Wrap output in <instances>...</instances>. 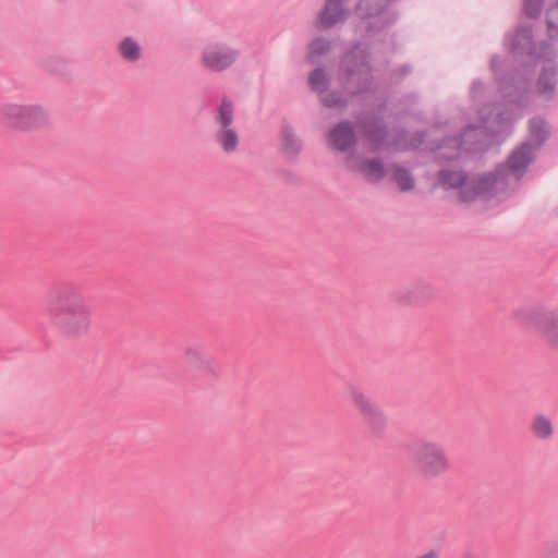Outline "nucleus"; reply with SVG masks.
<instances>
[{
    "instance_id": "nucleus-1",
    "label": "nucleus",
    "mask_w": 558,
    "mask_h": 558,
    "mask_svg": "<svg viewBox=\"0 0 558 558\" xmlns=\"http://www.w3.org/2000/svg\"><path fill=\"white\" fill-rule=\"evenodd\" d=\"M532 147L524 144L513 151L507 166L494 174L465 178L461 172L442 171L439 181L446 189H456L462 202H472L478 197L490 198L505 190L508 177H521L523 169L532 161Z\"/></svg>"
},
{
    "instance_id": "nucleus-2",
    "label": "nucleus",
    "mask_w": 558,
    "mask_h": 558,
    "mask_svg": "<svg viewBox=\"0 0 558 558\" xmlns=\"http://www.w3.org/2000/svg\"><path fill=\"white\" fill-rule=\"evenodd\" d=\"M46 311L56 332L63 339H82L92 331V305L78 290L56 293L49 299Z\"/></svg>"
},
{
    "instance_id": "nucleus-3",
    "label": "nucleus",
    "mask_w": 558,
    "mask_h": 558,
    "mask_svg": "<svg viewBox=\"0 0 558 558\" xmlns=\"http://www.w3.org/2000/svg\"><path fill=\"white\" fill-rule=\"evenodd\" d=\"M412 462L417 474L425 480L440 477L451 469L445 447L434 440L420 441L412 452Z\"/></svg>"
},
{
    "instance_id": "nucleus-4",
    "label": "nucleus",
    "mask_w": 558,
    "mask_h": 558,
    "mask_svg": "<svg viewBox=\"0 0 558 558\" xmlns=\"http://www.w3.org/2000/svg\"><path fill=\"white\" fill-rule=\"evenodd\" d=\"M347 398L371 433L377 434L386 428L387 416L384 410L361 388L355 386L349 387Z\"/></svg>"
},
{
    "instance_id": "nucleus-5",
    "label": "nucleus",
    "mask_w": 558,
    "mask_h": 558,
    "mask_svg": "<svg viewBox=\"0 0 558 558\" xmlns=\"http://www.w3.org/2000/svg\"><path fill=\"white\" fill-rule=\"evenodd\" d=\"M347 398L371 433L377 434L386 428L387 416L384 410L361 388L355 386L349 387Z\"/></svg>"
},
{
    "instance_id": "nucleus-6",
    "label": "nucleus",
    "mask_w": 558,
    "mask_h": 558,
    "mask_svg": "<svg viewBox=\"0 0 558 558\" xmlns=\"http://www.w3.org/2000/svg\"><path fill=\"white\" fill-rule=\"evenodd\" d=\"M234 106L231 100L222 99L215 116V141L227 154L234 153L240 144V135L233 126Z\"/></svg>"
},
{
    "instance_id": "nucleus-7",
    "label": "nucleus",
    "mask_w": 558,
    "mask_h": 558,
    "mask_svg": "<svg viewBox=\"0 0 558 558\" xmlns=\"http://www.w3.org/2000/svg\"><path fill=\"white\" fill-rule=\"evenodd\" d=\"M508 45L514 56L526 54L535 66H542L546 70L547 65L555 57V50L550 45L532 43L530 31L522 29L508 38Z\"/></svg>"
},
{
    "instance_id": "nucleus-8",
    "label": "nucleus",
    "mask_w": 558,
    "mask_h": 558,
    "mask_svg": "<svg viewBox=\"0 0 558 558\" xmlns=\"http://www.w3.org/2000/svg\"><path fill=\"white\" fill-rule=\"evenodd\" d=\"M526 324L550 349L558 351V311L535 310L529 314Z\"/></svg>"
},
{
    "instance_id": "nucleus-9",
    "label": "nucleus",
    "mask_w": 558,
    "mask_h": 558,
    "mask_svg": "<svg viewBox=\"0 0 558 558\" xmlns=\"http://www.w3.org/2000/svg\"><path fill=\"white\" fill-rule=\"evenodd\" d=\"M495 124L498 125V128L506 130L508 128V123L505 122L502 119H500L498 116H494L493 119L487 121L485 123L484 128L480 129H468L464 131L461 140V146L466 151H476L481 147L477 145L484 137H486L487 132L495 133L497 132V128Z\"/></svg>"
},
{
    "instance_id": "nucleus-10",
    "label": "nucleus",
    "mask_w": 558,
    "mask_h": 558,
    "mask_svg": "<svg viewBox=\"0 0 558 558\" xmlns=\"http://www.w3.org/2000/svg\"><path fill=\"white\" fill-rule=\"evenodd\" d=\"M23 132H38L52 126L51 111L38 104H26Z\"/></svg>"
},
{
    "instance_id": "nucleus-11",
    "label": "nucleus",
    "mask_w": 558,
    "mask_h": 558,
    "mask_svg": "<svg viewBox=\"0 0 558 558\" xmlns=\"http://www.w3.org/2000/svg\"><path fill=\"white\" fill-rule=\"evenodd\" d=\"M26 104L7 102L0 106V123L13 131L23 132Z\"/></svg>"
},
{
    "instance_id": "nucleus-12",
    "label": "nucleus",
    "mask_w": 558,
    "mask_h": 558,
    "mask_svg": "<svg viewBox=\"0 0 558 558\" xmlns=\"http://www.w3.org/2000/svg\"><path fill=\"white\" fill-rule=\"evenodd\" d=\"M345 166L353 172L361 173L368 181H378L384 174L385 170L381 163L376 160L361 161L355 155H350L345 159Z\"/></svg>"
},
{
    "instance_id": "nucleus-13",
    "label": "nucleus",
    "mask_w": 558,
    "mask_h": 558,
    "mask_svg": "<svg viewBox=\"0 0 558 558\" xmlns=\"http://www.w3.org/2000/svg\"><path fill=\"white\" fill-rule=\"evenodd\" d=\"M328 146L338 151L347 150L354 143V133L348 123L336 125L328 134Z\"/></svg>"
},
{
    "instance_id": "nucleus-14",
    "label": "nucleus",
    "mask_w": 558,
    "mask_h": 558,
    "mask_svg": "<svg viewBox=\"0 0 558 558\" xmlns=\"http://www.w3.org/2000/svg\"><path fill=\"white\" fill-rule=\"evenodd\" d=\"M530 430L535 438L548 440L553 437L555 427L549 416L545 414H537L531 421Z\"/></svg>"
},
{
    "instance_id": "nucleus-15",
    "label": "nucleus",
    "mask_w": 558,
    "mask_h": 558,
    "mask_svg": "<svg viewBox=\"0 0 558 558\" xmlns=\"http://www.w3.org/2000/svg\"><path fill=\"white\" fill-rule=\"evenodd\" d=\"M233 56L222 52L220 48L214 47L208 49L204 54L205 64L207 66H229Z\"/></svg>"
},
{
    "instance_id": "nucleus-16",
    "label": "nucleus",
    "mask_w": 558,
    "mask_h": 558,
    "mask_svg": "<svg viewBox=\"0 0 558 558\" xmlns=\"http://www.w3.org/2000/svg\"><path fill=\"white\" fill-rule=\"evenodd\" d=\"M392 179L402 191L411 190L414 186L413 178L409 171L403 168L396 167L393 169Z\"/></svg>"
},
{
    "instance_id": "nucleus-17",
    "label": "nucleus",
    "mask_w": 558,
    "mask_h": 558,
    "mask_svg": "<svg viewBox=\"0 0 558 558\" xmlns=\"http://www.w3.org/2000/svg\"><path fill=\"white\" fill-rule=\"evenodd\" d=\"M120 52L124 58L135 60L140 57V47L135 41L126 38L120 44Z\"/></svg>"
},
{
    "instance_id": "nucleus-18",
    "label": "nucleus",
    "mask_w": 558,
    "mask_h": 558,
    "mask_svg": "<svg viewBox=\"0 0 558 558\" xmlns=\"http://www.w3.org/2000/svg\"><path fill=\"white\" fill-rule=\"evenodd\" d=\"M329 50V44L324 39H315L308 47V58L317 59Z\"/></svg>"
},
{
    "instance_id": "nucleus-19",
    "label": "nucleus",
    "mask_w": 558,
    "mask_h": 558,
    "mask_svg": "<svg viewBox=\"0 0 558 558\" xmlns=\"http://www.w3.org/2000/svg\"><path fill=\"white\" fill-rule=\"evenodd\" d=\"M555 84L556 80L554 77V73L545 72L538 81L539 92L543 94H549L554 90Z\"/></svg>"
},
{
    "instance_id": "nucleus-20",
    "label": "nucleus",
    "mask_w": 558,
    "mask_h": 558,
    "mask_svg": "<svg viewBox=\"0 0 558 558\" xmlns=\"http://www.w3.org/2000/svg\"><path fill=\"white\" fill-rule=\"evenodd\" d=\"M310 84L313 89L323 92L327 84L326 72H313L310 76Z\"/></svg>"
},
{
    "instance_id": "nucleus-21",
    "label": "nucleus",
    "mask_w": 558,
    "mask_h": 558,
    "mask_svg": "<svg viewBox=\"0 0 558 558\" xmlns=\"http://www.w3.org/2000/svg\"><path fill=\"white\" fill-rule=\"evenodd\" d=\"M547 25L550 37H553L555 34H558V4L548 11Z\"/></svg>"
},
{
    "instance_id": "nucleus-22",
    "label": "nucleus",
    "mask_w": 558,
    "mask_h": 558,
    "mask_svg": "<svg viewBox=\"0 0 558 558\" xmlns=\"http://www.w3.org/2000/svg\"><path fill=\"white\" fill-rule=\"evenodd\" d=\"M283 147L288 154H294L298 151L300 144L293 134L287 133L283 136Z\"/></svg>"
},
{
    "instance_id": "nucleus-23",
    "label": "nucleus",
    "mask_w": 558,
    "mask_h": 558,
    "mask_svg": "<svg viewBox=\"0 0 558 558\" xmlns=\"http://www.w3.org/2000/svg\"><path fill=\"white\" fill-rule=\"evenodd\" d=\"M542 0H526L525 11L530 16H536L541 12Z\"/></svg>"
},
{
    "instance_id": "nucleus-24",
    "label": "nucleus",
    "mask_w": 558,
    "mask_h": 558,
    "mask_svg": "<svg viewBox=\"0 0 558 558\" xmlns=\"http://www.w3.org/2000/svg\"><path fill=\"white\" fill-rule=\"evenodd\" d=\"M185 357L190 363L197 364L203 362L201 352L194 349H187L185 351Z\"/></svg>"
},
{
    "instance_id": "nucleus-25",
    "label": "nucleus",
    "mask_w": 558,
    "mask_h": 558,
    "mask_svg": "<svg viewBox=\"0 0 558 558\" xmlns=\"http://www.w3.org/2000/svg\"><path fill=\"white\" fill-rule=\"evenodd\" d=\"M531 132L537 138L541 137V134L545 133V123L543 121L533 122Z\"/></svg>"
},
{
    "instance_id": "nucleus-26",
    "label": "nucleus",
    "mask_w": 558,
    "mask_h": 558,
    "mask_svg": "<svg viewBox=\"0 0 558 558\" xmlns=\"http://www.w3.org/2000/svg\"><path fill=\"white\" fill-rule=\"evenodd\" d=\"M416 558H438V554L435 550H429L423 555L417 556Z\"/></svg>"
},
{
    "instance_id": "nucleus-27",
    "label": "nucleus",
    "mask_w": 558,
    "mask_h": 558,
    "mask_svg": "<svg viewBox=\"0 0 558 558\" xmlns=\"http://www.w3.org/2000/svg\"><path fill=\"white\" fill-rule=\"evenodd\" d=\"M457 144V141L456 140H449L445 143L444 146L440 147V149H446V148H450V147H453L454 145Z\"/></svg>"
},
{
    "instance_id": "nucleus-28",
    "label": "nucleus",
    "mask_w": 558,
    "mask_h": 558,
    "mask_svg": "<svg viewBox=\"0 0 558 558\" xmlns=\"http://www.w3.org/2000/svg\"><path fill=\"white\" fill-rule=\"evenodd\" d=\"M441 156H442V157H445V158L450 159V158L456 157V156H457V154L452 155V154H446V153H444V154H441Z\"/></svg>"
},
{
    "instance_id": "nucleus-29",
    "label": "nucleus",
    "mask_w": 558,
    "mask_h": 558,
    "mask_svg": "<svg viewBox=\"0 0 558 558\" xmlns=\"http://www.w3.org/2000/svg\"><path fill=\"white\" fill-rule=\"evenodd\" d=\"M369 1H371V0H363V1H362V3H363L364 5H367V4L369 3Z\"/></svg>"
},
{
    "instance_id": "nucleus-30",
    "label": "nucleus",
    "mask_w": 558,
    "mask_h": 558,
    "mask_svg": "<svg viewBox=\"0 0 558 558\" xmlns=\"http://www.w3.org/2000/svg\"><path fill=\"white\" fill-rule=\"evenodd\" d=\"M548 558H558V556H553V557H548Z\"/></svg>"
}]
</instances>
